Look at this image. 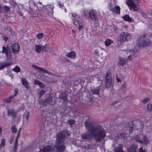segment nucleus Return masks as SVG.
Here are the masks:
<instances>
[{
    "mask_svg": "<svg viewBox=\"0 0 152 152\" xmlns=\"http://www.w3.org/2000/svg\"><path fill=\"white\" fill-rule=\"evenodd\" d=\"M56 141L55 145V147L57 151L59 152H63L66 148L64 143L66 137L65 133L64 131L59 132L57 134Z\"/></svg>",
    "mask_w": 152,
    "mask_h": 152,
    "instance_id": "nucleus-2",
    "label": "nucleus"
},
{
    "mask_svg": "<svg viewBox=\"0 0 152 152\" xmlns=\"http://www.w3.org/2000/svg\"><path fill=\"white\" fill-rule=\"evenodd\" d=\"M12 70L16 72H20L21 69L18 66H16L12 69Z\"/></svg>",
    "mask_w": 152,
    "mask_h": 152,
    "instance_id": "nucleus-35",
    "label": "nucleus"
},
{
    "mask_svg": "<svg viewBox=\"0 0 152 152\" xmlns=\"http://www.w3.org/2000/svg\"><path fill=\"white\" fill-rule=\"evenodd\" d=\"M59 98L66 101L67 99V95L65 94H61L59 96Z\"/></svg>",
    "mask_w": 152,
    "mask_h": 152,
    "instance_id": "nucleus-27",
    "label": "nucleus"
},
{
    "mask_svg": "<svg viewBox=\"0 0 152 152\" xmlns=\"http://www.w3.org/2000/svg\"><path fill=\"white\" fill-rule=\"evenodd\" d=\"M53 50V48L51 46H48V47L45 46V50L44 51H46L47 52H51Z\"/></svg>",
    "mask_w": 152,
    "mask_h": 152,
    "instance_id": "nucleus-32",
    "label": "nucleus"
},
{
    "mask_svg": "<svg viewBox=\"0 0 152 152\" xmlns=\"http://www.w3.org/2000/svg\"><path fill=\"white\" fill-rule=\"evenodd\" d=\"M150 142V141L148 139L146 135H143V138L141 140V144H144L147 145Z\"/></svg>",
    "mask_w": 152,
    "mask_h": 152,
    "instance_id": "nucleus-19",
    "label": "nucleus"
},
{
    "mask_svg": "<svg viewBox=\"0 0 152 152\" xmlns=\"http://www.w3.org/2000/svg\"><path fill=\"white\" fill-rule=\"evenodd\" d=\"M137 41L140 47L147 46L150 45L151 43L150 40L145 35L140 37Z\"/></svg>",
    "mask_w": 152,
    "mask_h": 152,
    "instance_id": "nucleus-6",
    "label": "nucleus"
},
{
    "mask_svg": "<svg viewBox=\"0 0 152 152\" xmlns=\"http://www.w3.org/2000/svg\"><path fill=\"white\" fill-rule=\"evenodd\" d=\"M11 130L12 132L13 133H15L17 132V129L15 128V125L12 126L11 128Z\"/></svg>",
    "mask_w": 152,
    "mask_h": 152,
    "instance_id": "nucleus-38",
    "label": "nucleus"
},
{
    "mask_svg": "<svg viewBox=\"0 0 152 152\" xmlns=\"http://www.w3.org/2000/svg\"><path fill=\"white\" fill-rule=\"evenodd\" d=\"M73 21L74 24L76 26H77V25H80V24H82V20L81 19H79V18L78 19L73 20Z\"/></svg>",
    "mask_w": 152,
    "mask_h": 152,
    "instance_id": "nucleus-26",
    "label": "nucleus"
},
{
    "mask_svg": "<svg viewBox=\"0 0 152 152\" xmlns=\"http://www.w3.org/2000/svg\"><path fill=\"white\" fill-rule=\"evenodd\" d=\"M45 48V45L42 46L41 45H37L35 46V50L38 53H40L42 50L44 51Z\"/></svg>",
    "mask_w": 152,
    "mask_h": 152,
    "instance_id": "nucleus-12",
    "label": "nucleus"
},
{
    "mask_svg": "<svg viewBox=\"0 0 152 152\" xmlns=\"http://www.w3.org/2000/svg\"><path fill=\"white\" fill-rule=\"evenodd\" d=\"M68 123L70 125V126L71 127L72 125L75 123V121L73 119H69L67 121Z\"/></svg>",
    "mask_w": 152,
    "mask_h": 152,
    "instance_id": "nucleus-39",
    "label": "nucleus"
},
{
    "mask_svg": "<svg viewBox=\"0 0 152 152\" xmlns=\"http://www.w3.org/2000/svg\"><path fill=\"white\" fill-rule=\"evenodd\" d=\"M21 82L23 85L26 88H29V87L28 82L25 78H23L22 79Z\"/></svg>",
    "mask_w": 152,
    "mask_h": 152,
    "instance_id": "nucleus-22",
    "label": "nucleus"
},
{
    "mask_svg": "<svg viewBox=\"0 0 152 152\" xmlns=\"http://www.w3.org/2000/svg\"><path fill=\"white\" fill-rule=\"evenodd\" d=\"M20 50V46L17 43H14L12 46V51L13 53L17 54L18 53Z\"/></svg>",
    "mask_w": 152,
    "mask_h": 152,
    "instance_id": "nucleus-11",
    "label": "nucleus"
},
{
    "mask_svg": "<svg viewBox=\"0 0 152 152\" xmlns=\"http://www.w3.org/2000/svg\"><path fill=\"white\" fill-rule=\"evenodd\" d=\"M99 53V51L97 49H96L94 50V53L95 54L97 55Z\"/></svg>",
    "mask_w": 152,
    "mask_h": 152,
    "instance_id": "nucleus-58",
    "label": "nucleus"
},
{
    "mask_svg": "<svg viewBox=\"0 0 152 152\" xmlns=\"http://www.w3.org/2000/svg\"><path fill=\"white\" fill-rule=\"evenodd\" d=\"M3 11V6L0 4V12H2Z\"/></svg>",
    "mask_w": 152,
    "mask_h": 152,
    "instance_id": "nucleus-59",
    "label": "nucleus"
},
{
    "mask_svg": "<svg viewBox=\"0 0 152 152\" xmlns=\"http://www.w3.org/2000/svg\"><path fill=\"white\" fill-rule=\"evenodd\" d=\"M53 99L51 97H47L45 100L44 102L46 103V104H48L50 105L52 102Z\"/></svg>",
    "mask_w": 152,
    "mask_h": 152,
    "instance_id": "nucleus-28",
    "label": "nucleus"
},
{
    "mask_svg": "<svg viewBox=\"0 0 152 152\" xmlns=\"http://www.w3.org/2000/svg\"><path fill=\"white\" fill-rule=\"evenodd\" d=\"M18 140L16 139V140H15V144H14V146H18Z\"/></svg>",
    "mask_w": 152,
    "mask_h": 152,
    "instance_id": "nucleus-55",
    "label": "nucleus"
},
{
    "mask_svg": "<svg viewBox=\"0 0 152 152\" xmlns=\"http://www.w3.org/2000/svg\"><path fill=\"white\" fill-rule=\"evenodd\" d=\"M84 124L88 129V131L81 134L82 139L89 140L93 137L97 142L103 140L106 136V132L100 125L94 124L90 119L86 120Z\"/></svg>",
    "mask_w": 152,
    "mask_h": 152,
    "instance_id": "nucleus-1",
    "label": "nucleus"
},
{
    "mask_svg": "<svg viewBox=\"0 0 152 152\" xmlns=\"http://www.w3.org/2000/svg\"><path fill=\"white\" fill-rule=\"evenodd\" d=\"M147 109L149 111L152 110V105L151 104H149L147 105Z\"/></svg>",
    "mask_w": 152,
    "mask_h": 152,
    "instance_id": "nucleus-45",
    "label": "nucleus"
},
{
    "mask_svg": "<svg viewBox=\"0 0 152 152\" xmlns=\"http://www.w3.org/2000/svg\"><path fill=\"white\" fill-rule=\"evenodd\" d=\"M59 4L60 5V8L63 9V8L64 7V5L62 4H60L59 3Z\"/></svg>",
    "mask_w": 152,
    "mask_h": 152,
    "instance_id": "nucleus-62",
    "label": "nucleus"
},
{
    "mask_svg": "<svg viewBox=\"0 0 152 152\" xmlns=\"http://www.w3.org/2000/svg\"><path fill=\"white\" fill-rule=\"evenodd\" d=\"M122 18L124 21H128L129 22H133V20H134V19L130 17L129 15L126 14L122 17Z\"/></svg>",
    "mask_w": 152,
    "mask_h": 152,
    "instance_id": "nucleus-17",
    "label": "nucleus"
},
{
    "mask_svg": "<svg viewBox=\"0 0 152 152\" xmlns=\"http://www.w3.org/2000/svg\"><path fill=\"white\" fill-rule=\"evenodd\" d=\"M2 48L1 53L3 54H5L6 59H10L12 56V53L8 45H7L6 47L4 46Z\"/></svg>",
    "mask_w": 152,
    "mask_h": 152,
    "instance_id": "nucleus-9",
    "label": "nucleus"
},
{
    "mask_svg": "<svg viewBox=\"0 0 152 152\" xmlns=\"http://www.w3.org/2000/svg\"><path fill=\"white\" fill-rule=\"evenodd\" d=\"M113 151L114 152H123V150L122 144H119L118 146L114 148Z\"/></svg>",
    "mask_w": 152,
    "mask_h": 152,
    "instance_id": "nucleus-16",
    "label": "nucleus"
},
{
    "mask_svg": "<svg viewBox=\"0 0 152 152\" xmlns=\"http://www.w3.org/2000/svg\"><path fill=\"white\" fill-rule=\"evenodd\" d=\"M11 65V63L9 62H5L0 64V70L7 67Z\"/></svg>",
    "mask_w": 152,
    "mask_h": 152,
    "instance_id": "nucleus-18",
    "label": "nucleus"
},
{
    "mask_svg": "<svg viewBox=\"0 0 152 152\" xmlns=\"http://www.w3.org/2000/svg\"><path fill=\"white\" fill-rule=\"evenodd\" d=\"M112 43V41L110 39H107L105 42V45L106 46H109Z\"/></svg>",
    "mask_w": 152,
    "mask_h": 152,
    "instance_id": "nucleus-33",
    "label": "nucleus"
},
{
    "mask_svg": "<svg viewBox=\"0 0 152 152\" xmlns=\"http://www.w3.org/2000/svg\"><path fill=\"white\" fill-rule=\"evenodd\" d=\"M72 16L74 18L73 20H76V19H78L79 18L77 16V14L76 13H72L71 14Z\"/></svg>",
    "mask_w": 152,
    "mask_h": 152,
    "instance_id": "nucleus-41",
    "label": "nucleus"
},
{
    "mask_svg": "<svg viewBox=\"0 0 152 152\" xmlns=\"http://www.w3.org/2000/svg\"><path fill=\"white\" fill-rule=\"evenodd\" d=\"M8 116L15 118V116L16 113L14 110L13 109L9 110L7 111Z\"/></svg>",
    "mask_w": 152,
    "mask_h": 152,
    "instance_id": "nucleus-21",
    "label": "nucleus"
},
{
    "mask_svg": "<svg viewBox=\"0 0 152 152\" xmlns=\"http://www.w3.org/2000/svg\"><path fill=\"white\" fill-rule=\"evenodd\" d=\"M135 11H138L140 9L139 6L135 4H134L131 7Z\"/></svg>",
    "mask_w": 152,
    "mask_h": 152,
    "instance_id": "nucleus-31",
    "label": "nucleus"
},
{
    "mask_svg": "<svg viewBox=\"0 0 152 152\" xmlns=\"http://www.w3.org/2000/svg\"><path fill=\"white\" fill-rule=\"evenodd\" d=\"M18 88H15L14 89V91H15V94H14V95H11L12 96H13V97H15L17 94L18 93Z\"/></svg>",
    "mask_w": 152,
    "mask_h": 152,
    "instance_id": "nucleus-43",
    "label": "nucleus"
},
{
    "mask_svg": "<svg viewBox=\"0 0 152 152\" xmlns=\"http://www.w3.org/2000/svg\"><path fill=\"white\" fill-rule=\"evenodd\" d=\"M118 101H116L114 102H113L112 103V105H113L112 106L113 108L114 107H115L116 108L118 107L119 104H116L118 103Z\"/></svg>",
    "mask_w": 152,
    "mask_h": 152,
    "instance_id": "nucleus-40",
    "label": "nucleus"
},
{
    "mask_svg": "<svg viewBox=\"0 0 152 152\" xmlns=\"http://www.w3.org/2000/svg\"><path fill=\"white\" fill-rule=\"evenodd\" d=\"M127 127L129 128V132L131 133L133 129L136 130L142 129L143 125L142 122L139 120H135L129 122L127 125Z\"/></svg>",
    "mask_w": 152,
    "mask_h": 152,
    "instance_id": "nucleus-3",
    "label": "nucleus"
},
{
    "mask_svg": "<svg viewBox=\"0 0 152 152\" xmlns=\"http://www.w3.org/2000/svg\"><path fill=\"white\" fill-rule=\"evenodd\" d=\"M119 61L118 63V65H120L121 66H123L126 64L127 62L126 59L123 58L121 57H119Z\"/></svg>",
    "mask_w": 152,
    "mask_h": 152,
    "instance_id": "nucleus-20",
    "label": "nucleus"
},
{
    "mask_svg": "<svg viewBox=\"0 0 152 152\" xmlns=\"http://www.w3.org/2000/svg\"><path fill=\"white\" fill-rule=\"evenodd\" d=\"M37 37L39 39H40L43 37V34L42 33L38 34L37 35Z\"/></svg>",
    "mask_w": 152,
    "mask_h": 152,
    "instance_id": "nucleus-46",
    "label": "nucleus"
},
{
    "mask_svg": "<svg viewBox=\"0 0 152 152\" xmlns=\"http://www.w3.org/2000/svg\"><path fill=\"white\" fill-rule=\"evenodd\" d=\"M118 138H121L123 137H124L125 136V134L123 133H121L117 135Z\"/></svg>",
    "mask_w": 152,
    "mask_h": 152,
    "instance_id": "nucleus-44",
    "label": "nucleus"
},
{
    "mask_svg": "<svg viewBox=\"0 0 152 152\" xmlns=\"http://www.w3.org/2000/svg\"><path fill=\"white\" fill-rule=\"evenodd\" d=\"M89 17L93 21L95 27H96L98 26L99 22L96 11L94 9L90 10L89 13Z\"/></svg>",
    "mask_w": 152,
    "mask_h": 152,
    "instance_id": "nucleus-5",
    "label": "nucleus"
},
{
    "mask_svg": "<svg viewBox=\"0 0 152 152\" xmlns=\"http://www.w3.org/2000/svg\"><path fill=\"white\" fill-rule=\"evenodd\" d=\"M99 91L100 88L99 87L94 88H91V89L92 95L96 94L99 95Z\"/></svg>",
    "mask_w": 152,
    "mask_h": 152,
    "instance_id": "nucleus-13",
    "label": "nucleus"
},
{
    "mask_svg": "<svg viewBox=\"0 0 152 152\" xmlns=\"http://www.w3.org/2000/svg\"><path fill=\"white\" fill-rule=\"evenodd\" d=\"M76 56V53L74 51H71L66 54V56L71 58H74Z\"/></svg>",
    "mask_w": 152,
    "mask_h": 152,
    "instance_id": "nucleus-24",
    "label": "nucleus"
},
{
    "mask_svg": "<svg viewBox=\"0 0 152 152\" xmlns=\"http://www.w3.org/2000/svg\"><path fill=\"white\" fill-rule=\"evenodd\" d=\"M149 100V99L148 98L146 97L144 98L142 101V102L144 104H146Z\"/></svg>",
    "mask_w": 152,
    "mask_h": 152,
    "instance_id": "nucleus-47",
    "label": "nucleus"
},
{
    "mask_svg": "<svg viewBox=\"0 0 152 152\" xmlns=\"http://www.w3.org/2000/svg\"><path fill=\"white\" fill-rule=\"evenodd\" d=\"M131 34L127 32H122L121 33L117 38V40L121 42H128L132 38Z\"/></svg>",
    "mask_w": 152,
    "mask_h": 152,
    "instance_id": "nucleus-4",
    "label": "nucleus"
},
{
    "mask_svg": "<svg viewBox=\"0 0 152 152\" xmlns=\"http://www.w3.org/2000/svg\"><path fill=\"white\" fill-rule=\"evenodd\" d=\"M54 149L53 146L51 145H48L41 148L39 152H54Z\"/></svg>",
    "mask_w": 152,
    "mask_h": 152,
    "instance_id": "nucleus-10",
    "label": "nucleus"
},
{
    "mask_svg": "<svg viewBox=\"0 0 152 152\" xmlns=\"http://www.w3.org/2000/svg\"><path fill=\"white\" fill-rule=\"evenodd\" d=\"M32 67H34L37 70L42 71L44 73H46L47 74H48L49 73L48 71L44 69L43 68H41L36 65L33 64L32 65Z\"/></svg>",
    "mask_w": 152,
    "mask_h": 152,
    "instance_id": "nucleus-14",
    "label": "nucleus"
},
{
    "mask_svg": "<svg viewBox=\"0 0 152 152\" xmlns=\"http://www.w3.org/2000/svg\"><path fill=\"white\" fill-rule=\"evenodd\" d=\"M5 145V140L2 139L1 140V144H0V149L4 147Z\"/></svg>",
    "mask_w": 152,
    "mask_h": 152,
    "instance_id": "nucleus-36",
    "label": "nucleus"
},
{
    "mask_svg": "<svg viewBox=\"0 0 152 152\" xmlns=\"http://www.w3.org/2000/svg\"><path fill=\"white\" fill-rule=\"evenodd\" d=\"M10 7L9 6H7L6 5L3 6V11L8 12L10 11Z\"/></svg>",
    "mask_w": 152,
    "mask_h": 152,
    "instance_id": "nucleus-37",
    "label": "nucleus"
},
{
    "mask_svg": "<svg viewBox=\"0 0 152 152\" xmlns=\"http://www.w3.org/2000/svg\"><path fill=\"white\" fill-rule=\"evenodd\" d=\"M139 152H146V151L145 150H143L141 147L139 149Z\"/></svg>",
    "mask_w": 152,
    "mask_h": 152,
    "instance_id": "nucleus-54",
    "label": "nucleus"
},
{
    "mask_svg": "<svg viewBox=\"0 0 152 152\" xmlns=\"http://www.w3.org/2000/svg\"><path fill=\"white\" fill-rule=\"evenodd\" d=\"M105 83V87L107 89L110 88L112 85L111 74L109 71H108L106 73Z\"/></svg>",
    "mask_w": 152,
    "mask_h": 152,
    "instance_id": "nucleus-8",
    "label": "nucleus"
},
{
    "mask_svg": "<svg viewBox=\"0 0 152 152\" xmlns=\"http://www.w3.org/2000/svg\"><path fill=\"white\" fill-rule=\"evenodd\" d=\"M141 14L145 18H146L147 17V16L145 13L143 12H141Z\"/></svg>",
    "mask_w": 152,
    "mask_h": 152,
    "instance_id": "nucleus-51",
    "label": "nucleus"
},
{
    "mask_svg": "<svg viewBox=\"0 0 152 152\" xmlns=\"http://www.w3.org/2000/svg\"><path fill=\"white\" fill-rule=\"evenodd\" d=\"M53 7L51 5L47 6L45 7H44L42 10L39 9V11L42 16H47L49 15L53 12Z\"/></svg>",
    "mask_w": 152,
    "mask_h": 152,
    "instance_id": "nucleus-7",
    "label": "nucleus"
},
{
    "mask_svg": "<svg viewBox=\"0 0 152 152\" xmlns=\"http://www.w3.org/2000/svg\"><path fill=\"white\" fill-rule=\"evenodd\" d=\"M45 93V91L44 90H42L39 92L40 97H41Z\"/></svg>",
    "mask_w": 152,
    "mask_h": 152,
    "instance_id": "nucleus-49",
    "label": "nucleus"
},
{
    "mask_svg": "<svg viewBox=\"0 0 152 152\" xmlns=\"http://www.w3.org/2000/svg\"><path fill=\"white\" fill-rule=\"evenodd\" d=\"M72 32H73V33H75V29H72ZM75 34L76 35V34Z\"/></svg>",
    "mask_w": 152,
    "mask_h": 152,
    "instance_id": "nucleus-64",
    "label": "nucleus"
},
{
    "mask_svg": "<svg viewBox=\"0 0 152 152\" xmlns=\"http://www.w3.org/2000/svg\"><path fill=\"white\" fill-rule=\"evenodd\" d=\"M142 136L141 135H137L135 137V140L136 141L138 142L139 143L141 142V139Z\"/></svg>",
    "mask_w": 152,
    "mask_h": 152,
    "instance_id": "nucleus-30",
    "label": "nucleus"
},
{
    "mask_svg": "<svg viewBox=\"0 0 152 152\" xmlns=\"http://www.w3.org/2000/svg\"><path fill=\"white\" fill-rule=\"evenodd\" d=\"M137 146L135 145H131L127 149V152H136Z\"/></svg>",
    "mask_w": 152,
    "mask_h": 152,
    "instance_id": "nucleus-15",
    "label": "nucleus"
},
{
    "mask_svg": "<svg viewBox=\"0 0 152 152\" xmlns=\"http://www.w3.org/2000/svg\"><path fill=\"white\" fill-rule=\"evenodd\" d=\"M112 11L114 12L120 14V8L119 6H116L113 8L112 9Z\"/></svg>",
    "mask_w": 152,
    "mask_h": 152,
    "instance_id": "nucleus-23",
    "label": "nucleus"
},
{
    "mask_svg": "<svg viewBox=\"0 0 152 152\" xmlns=\"http://www.w3.org/2000/svg\"><path fill=\"white\" fill-rule=\"evenodd\" d=\"M3 39L5 41H7L8 39V37H7L4 36L3 37Z\"/></svg>",
    "mask_w": 152,
    "mask_h": 152,
    "instance_id": "nucleus-61",
    "label": "nucleus"
},
{
    "mask_svg": "<svg viewBox=\"0 0 152 152\" xmlns=\"http://www.w3.org/2000/svg\"><path fill=\"white\" fill-rule=\"evenodd\" d=\"M34 84L35 85H37L39 86L41 88H44L45 86L44 84L42 83L41 82L39 81V80H37V79H35L34 80Z\"/></svg>",
    "mask_w": 152,
    "mask_h": 152,
    "instance_id": "nucleus-25",
    "label": "nucleus"
},
{
    "mask_svg": "<svg viewBox=\"0 0 152 152\" xmlns=\"http://www.w3.org/2000/svg\"><path fill=\"white\" fill-rule=\"evenodd\" d=\"M126 88V87L125 84H124L121 86V89L122 91H124Z\"/></svg>",
    "mask_w": 152,
    "mask_h": 152,
    "instance_id": "nucleus-53",
    "label": "nucleus"
},
{
    "mask_svg": "<svg viewBox=\"0 0 152 152\" xmlns=\"http://www.w3.org/2000/svg\"><path fill=\"white\" fill-rule=\"evenodd\" d=\"M61 60L64 62H68L69 61V60L66 57L63 58Z\"/></svg>",
    "mask_w": 152,
    "mask_h": 152,
    "instance_id": "nucleus-48",
    "label": "nucleus"
},
{
    "mask_svg": "<svg viewBox=\"0 0 152 152\" xmlns=\"http://www.w3.org/2000/svg\"><path fill=\"white\" fill-rule=\"evenodd\" d=\"M17 146H14V149H13V152H16L17 150Z\"/></svg>",
    "mask_w": 152,
    "mask_h": 152,
    "instance_id": "nucleus-56",
    "label": "nucleus"
},
{
    "mask_svg": "<svg viewBox=\"0 0 152 152\" xmlns=\"http://www.w3.org/2000/svg\"><path fill=\"white\" fill-rule=\"evenodd\" d=\"M126 4L129 7H131L134 4V3L133 0H128V1L126 2Z\"/></svg>",
    "mask_w": 152,
    "mask_h": 152,
    "instance_id": "nucleus-34",
    "label": "nucleus"
},
{
    "mask_svg": "<svg viewBox=\"0 0 152 152\" xmlns=\"http://www.w3.org/2000/svg\"><path fill=\"white\" fill-rule=\"evenodd\" d=\"M132 55H129L128 57L127 58V59H128L130 61L132 60Z\"/></svg>",
    "mask_w": 152,
    "mask_h": 152,
    "instance_id": "nucleus-60",
    "label": "nucleus"
},
{
    "mask_svg": "<svg viewBox=\"0 0 152 152\" xmlns=\"http://www.w3.org/2000/svg\"><path fill=\"white\" fill-rule=\"evenodd\" d=\"M117 81L118 82H121V79L120 78L118 77L117 76Z\"/></svg>",
    "mask_w": 152,
    "mask_h": 152,
    "instance_id": "nucleus-63",
    "label": "nucleus"
},
{
    "mask_svg": "<svg viewBox=\"0 0 152 152\" xmlns=\"http://www.w3.org/2000/svg\"><path fill=\"white\" fill-rule=\"evenodd\" d=\"M13 98L14 97H13V96H10L8 97L3 99V102L6 103H10L11 102V99Z\"/></svg>",
    "mask_w": 152,
    "mask_h": 152,
    "instance_id": "nucleus-29",
    "label": "nucleus"
},
{
    "mask_svg": "<svg viewBox=\"0 0 152 152\" xmlns=\"http://www.w3.org/2000/svg\"><path fill=\"white\" fill-rule=\"evenodd\" d=\"M83 26L82 25H79V31H80L83 28Z\"/></svg>",
    "mask_w": 152,
    "mask_h": 152,
    "instance_id": "nucleus-57",
    "label": "nucleus"
},
{
    "mask_svg": "<svg viewBox=\"0 0 152 152\" xmlns=\"http://www.w3.org/2000/svg\"><path fill=\"white\" fill-rule=\"evenodd\" d=\"M30 114L28 112H27L24 115V116H25V118L26 119V120H28Z\"/></svg>",
    "mask_w": 152,
    "mask_h": 152,
    "instance_id": "nucleus-42",
    "label": "nucleus"
},
{
    "mask_svg": "<svg viewBox=\"0 0 152 152\" xmlns=\"http://www.w3.org/2000/svg\"><path fill=\"white\" fill-rule=\"evenodd\" d=\"M17 4V3L16 2L13 1L11 4V7H14L15 6H16Z\"/></svg>",
    "mask_w": 152,
    "mask_h": 152,
    "instance_id": "nucleus-50",
    "label": "nucleus"
},
{
    "mask_svg": "<svg viewBox=\"0 0 152 152\" xmlns=\"http://www.w3.org/2000/svg\"><path fill=\"white\" fill-rule=\"evenodd\" d=\"M93 145L91 144H88L87 145V147L88 149H91L93 148Z\"/></svg>",
    "mask_w": 152,
    "mask_h": 152,
    "instance_id": "nucleus-52",
    "label": "nucleus"
}]
</instances>
